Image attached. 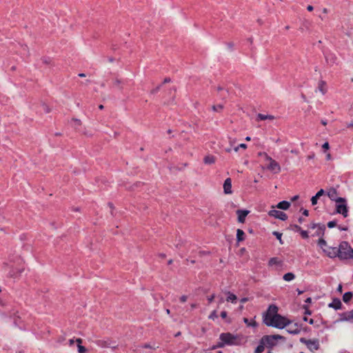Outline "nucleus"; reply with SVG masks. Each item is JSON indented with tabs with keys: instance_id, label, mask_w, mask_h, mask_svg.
Masks as SVG:
<instances>
[{
	"instance_id": "1",
	"label": "nucleus",
	"mask_w": 353,
	"mask_h": 353,
	"mask_svg": "<svg viewBox=\"0 0 353 353\" xmlns=\"http://www.w3.org/2000/svg\"><path fill=\"white\" fill-rule=\"evenodd\" d=\"M264 323L268 326L283 329L290 323V321L288 320L285 317L282 316L280 314H277L271 316V319L264 322Z\"/></svg>"
},
{
	"instance_id": "2",
	"label": "nucleus",
	"mask_w": 353,
	"mask_h": 353,
	"mask_svg": "<svg viewBox=\"0 0 353 353\" xmlns=\"http://www.w3.org/2000/svg\"><path fill=\"white\" fill-rule=\"evenodd\" d=\"M337 255L341 259H347L353 257V249L347 242H342L337 250Z\"/></svg>"
},
{
	"instance_id": "3",
	"label": "nucleus",
	"mask_w": 353,
	"mask_h": 353,
	"mask_svg": "<svg viewBox=\"0 0 353 353\" xmlns=\"http://www.w3.org/2000/svg\"><path fill=\"white\" fill-rule=\"evenodd\" d=\"M332 200L335 201V212L337 214H341L343 217L348 216V208L347 205V201L344 198L338 197Z\"/></svg>"
},
{
	"instance_id": "4",
	"label": "nucleus",
	"mask_w": 353,
	"mask_h": 353,
	"mask_svg": "<svg viewBox=\"0 0 353 353\" xmlns=\"http://www.w3.org/2000/svg\"><path fill=\"white\" fill-rule=\"evenodd\" d=\"M219 339L221 342L217 345L219 347H223L225 345H232L236 344L237 337L229 332L221 334Z\"/></svg>"
},
{
	"instance_id": "5",
	"label": "nucleus",
	"mask_w": 353,
	"mask_h": 353,
	"mask_svg": "<svg viewBox=\"0 0 353 353\" xmlns=\"http://www.w3.org/2000/svg\"><path fill=\"white\" fill-rule=\"evenodd\" d=\"M261 156H264L265 158V160L268 161L270 163L268 165L267 168L274 172V173H279L281 171V166L280 165L274 160L272 157L268 156L266 153H260L259 154Z\"/></svg>"
},
{
	"instance_id": "6",
	"label": "nucleus",
	"mask_w": 353,
	"mask_h": 353,
	"mask_svg": "<svg viewBox=\"0 0 353 353\" xmlns=\"http://www.w3.org/2000/svg\"><path fill=\"white\" fill-rule=\"evenodd\" d=\"M321 196L322 201H325L327 199H331V191L327 190L326 192V194H325V192L323 189H321L311 199V202L313 205H316L317 203L318 199H319Z\"/></svg>"
},
{
	"instance_id": "7",
	"label": "nucleus",
	"mask_w": 353,
	"mask_h": 353,
	"mask_svg": "<svg viewBox=\"0 0 353 353\" xmlns=\"http://www.w3.org/2000/svg\"><path fill=\"white\" fill-rule=\"evenodd\" d=\"M277 314H279L278 307L275 305H270L267 312L263 314V323L271 319V316Z\"/></svg>"
},
{
	"instance_id": "8",
	"label": "nucleus",
	"mask_w": 353,
	"mask_h": 353,
	"mask_svg": "<svg viewBox=\"0 0 353 353\" xmlns=\"http://www.w3.org/2000/svg\"><path fill=\"white\" fill-rule=\"evenodd\" d=\"M3 270L7 273L8 276L12 278L17 277L22 272V270H15L12 268H10L7 263H3Z\"/></svg>"
},
{
	"instance_id": "9",
	"label": "nucleus",
	"mask_w": 353,
	"mask_h": 353,
	"mask_svg": "<svg viewBox=\"0 0 353 353\" xmlns=\"http://www.w3.org/2000/svg\"><path fill=\"white\" fill-rule=\"evenodd\" d=\"M300 342L305 344L307 348L312 351L317 350L319 349V343L316 340H309L305 338H301Z\"/></svg>"
},
{
	"instance_id": "10",
	"label": "nucleus",
	"mask_w": 353,
	"mask_h": 353,
	"mask_svg": "<svg viewBox=\"0 0 353 353\" xmlns=\"http://www.w3.org/2000/svg\"><path fill=\"white\" fill-rule=\"evenodd\" d=\"M269 215L282 221H285L288 219V216L285 213L274 209L269 212Z\"/></svg>"
},
{
	"instance_id": "11",
	"label": "nucleus",
	"mask_w": 353,
	"mask_h": 353,
	"mask_svg": "<svg viewBox=\"0 0 353 353\" xmlns=\"http://www.w3.org/2000/svg\"><path fill=\"white\" fill-rule=\"evenodd\" d=\"M318 245L327 256L331 257L330 248L323 239H319Z\"/></svg>"
},
{
	"instance_id": "12",
	"label": "nucleus",
	"mask_w": 353,
	"mask_h": 353,
	"mask_svg": "<svg viewBox=\"0 0 353 353\" xmlns=\"http://www.w3.org/2000/svg\"><path fill=\"white\" fill-rule=\"evenodd\" d=\"M286 327V330L290 334H297L301 332V327L297 323L292 324L290 321V323Z\"/></svg>"
},
{
	"instance_id": "13",
	"label": "nucleus",
	"mask_w": 353,
	"mask_h": 353,
	"mask_svg": "<svg viewBox=\"0 0 353 353\" xmlns=\"http://www.w3.org/2000/svg\"><path fill=\"white\" fill-rule=\"evenodd\" d=\"M223 191L226 194H230L232 191V180L230 178H227L223 183Z\"/></svg>"
},
{
	"instance_id": "14",
	"label": "nucleus",
	"mask_w": 353,
	"mask_h": 353,
	"mask_svg": "<svg viewBox=\"0 0 353 353\" xmlns=\"http://www.w3.org/2000/svg\"><path fill=\"white\" fill-rule=\"evenodd\" d=\"M249 211L246 210H238L236 214L238 215V221L239 223H244L246 216L249 214Z\"/></svg>"
},
{
	"instance_id": "15",
	"label": "nucleus",
	"mask_w": 353,
	"mask_h": 353,
	"mask_svg": "<svg viewBox=\"0 0 353 353\" xmlns=\"http://www.w3.org/2000/svg\"><path fill=\"white\" fill-rule=\"evenodd\" d=\"M274 118L273 115L259 113L256 116V121H264L266 119L274 120Z\"/></svg>"
},
{
	"instance_id": "16",
	"label": "nucleus",
	"mask_w": 353,
	"mask_h": 353,
	"mask_svg": "<svg viewBox=\"0 0 353 353\" xmlns=\"http://www.w3.org/2000/svg\"><path fill=\"white\" fill-rule=\"evenodd\" d=\"M261 341L262 343H263V344H264V345H265V344H267V345H270V346H272V345H274V340H273V339L272 338L271 335H270V336H263V337L261 339Z\"/></svg>"
},
{
	"instance_id": "17",
	"label": "nucleus",
	"mask_w": 353,
	"mask_h": 353,
	"mask_svg": "<svg viewBox=\"0 0 353 353\" xmlns=\"http://www.w3.org/2000/svg\"><path fill=\"white\" fill-rule=\"evenodd\" d=\"M226 294H227L226 301L228 302H231L232 303H236V301H237V296L235 294H234L233 293H232L230 292H227Z\"/></svg>"
},
{
	"instance_id": "18",
	"label": "nucleus",
	"mask_w": 353,
	"mask_h": 353,
	"mask_svg": "<svg viewBox=\"0 0 353 353\" xmlns=\"http://www.w3.org/2000/svg\"><path fill=\"white\" fill-rule=\"evenodd\" d=\"M290 206V203L286 201H283L279 202L276 207L279 209L286 210H288Z\"/></svg>"
},
{
	"instance_id": "19",
	"label": "nucleus",
	"mask_w": 353,
	"mask_h": 353,
	"mask_svg": "<svg viewBox=\"0 0 353 353\" xmlns=\"http://www.w3.org/2000/svg\"><path fill=\"white\" fill-rule=\"evenodd\" d=\"M342 303L340 299H332V308L336 310L340 309L341 307Z\"/></svg>"
},
{
	"instance_id": "20",
	"label": "nucleus",
	"mask_w": 353,
	"mask_h": 353,
	"mask_svg": "<svg viewBox=\"0 0 353 353\" xmlns=\"http://www.w3.org/2000/svg\"><path fill=\"white\" fill-rule=\"evenodd\" d=\"M294 278H295V275L292 272L286 273L283 276V279L285 281H291L294 280Z\"/></svg>"
},
{
	"instance_id": "21",
	"label": "nucleus",
	"mask_w": 353,
	"mask_h": 353,
	"mask_svg": "<svg viewBox=\"0 0 353 353\" xmlns=\"http://www.w3.org/2000/svg\"><path fill=\"white\" fill-rule=\"evenodd\" d=\"M244 236H245V233L242 230L238 229L236 230L237 241H242L244 239Z\"/></svg>"
},
{
	"instance_id": "22",
	"label": "nucleus",
	"mask_w": 353,
	"mask_h": 353,
	"mask_svg": "<svg viewBox=\"0 0 353 353\" xmlns=\"http://www.w3.org/2000/svg\"><path fill=\"white\" fill-rule=\"evenodd\" d=\"M312 228H318V230L316 232V235L319 236V235L323 234V231H324V229H325L324 225L321 226L320 225L313 224Z\"/></svg>"
},
{
	"instance_id": "23",
	"label": "nucleus",
	"mask_w": 353,
	"mask_h": 353,
	"mask_svg": "<svg viewBox=\"0 0 353 353\" xmlns=\"http://www.w3.org/2000/svg\"><path fill=\"white\" fill-rule=\"evenodd\" d=\"M203 161L205 164H212L215 161V158L212 155H208L205 157Z\"/></svg>"
},
{
	"instance_id": "24",
	"label": "nucleus",
	"mask_w": 353,
	"mask_h": 353,
	"mask_svg": "<svg viewBox=\"0 0 353 353\" xmlns=\"http://www.w3.org/2000/svg\"><path fill=\"white\" fill-rule=\"evenodd\" d=\"M96 344L98 346H100L101 347H110V343L108 341H103V340H98L96 341Z\"/></svg>"
},
{
	"instance_id": "25",
	"label": "nucleus",
	"mask_w": 353,
	"mask_h": 353,
	"mask_svg": "<svg viewBox=\"0 0 353 353\" xmlns=\"http://www.w3.org/2000/svg\"><path fill=\"white\" fill-rule=\"evenodd\" d=\"M274 265H281V261L279 260L276 257H272L269 261V265L272 266Z\"/></svg>"
},
{
	"instance_id": "26",
	"label": "nucleus",
	"mask_w": 353,
	"mask_h": 353,
	"mask_svg": "<svg viewBox=\"0 0 353 353\" xmlns=\"http://www.w3.org/2000/svg\"><path fill=\"white\" fill-rule=\"evenodd\" d=\"M353 293L351 292H346L343 296V301L345 303L349 302V301L352 298Z\"/></svg>"
},
{
	"instance_id": "27",
	"label": "nucleus",
	"mask_w": 353,
	"mask_h": 353,
	"mask_svg": "<svg viewBox=\"0 0 353 353\" xmlns=\"http://www.w3.org/2000/svg\"><path fill=\"white\" fill-rule=\"evenodd\" d=\"M264 350H265V345L263 344V343L260 341V343L256 347L254 352L255 353H261V352H263L264 351Z\"/></svg>"
},
{
	"instance_id": "28",
	"label": "nucleus",
	"mask_w": 353,
	"mask_h": 353,
	"mask_svg": "<svg viewBox=\"0 0 353 353\" xmlns=\"http://www.w3.org/2000/svg\"><path fill=\"white\" fill-rule=\"evenodd\" d=\"M112 85L115 86V87H119V86L123 87V86H125L124 82L123 81L119 80V79L114 80Z\"/></svg>"
},
{
	"instance_id": "29",
	"label": "nucleus",
	"mask_w": 353,
	"mask_h": 353,
	"mask_svg": "<svg viewBox=\"0 0 353 353\" xmlns=\"http://www.w3.org/2000/svg\"><path fill=\"white\" fill-rule=\"evenodd\" d=\"M272 234L276 236V238L279 241L281 244L283 243V241H282V239H281V237H282V234L281 233H280L279 232H277V231H274L272 232Z\"/></svg>"
},
{
	"instance_id": "30",
	"label": "nucleus",
	"mask_w": 353,
	"mask_h": 353,
	"mask_svg": "<svg viewBox=\"0 0 353 353\" xmlns=\"http://www.w3.org/2000/svg\"><path fill=\"white\" fill-rule=\"evenodd\" d=\"M77 348L79 353H87V349L84 346L79 345Z\"/></svg>"
},
{
	"instance_id": "31",
	"label": "nucleus",
	"mask_w": 353,
	"mask_h": 353,
	"mask_svg": "<svg viewBox=\"0 0 353 353\" xmlns=\"http://www.w3.org/2000/svg\"><path fill=\"white\" fill-rule=\"evenodd\" d=\"M290 229L295 231V232H299L301 231V227L298 225H296V224H293V225H290Z\"/></svg>"
},
{
	"instance_id": "32",
	"label": "nucleus",
	"mask_w": 353,
	"mask_h": 353,
	"mask_svg": "<svg viewBox=\"0 0 353 353\" xmlns=\"http://www.w3.org/2000/svg\"><path fill=\"white\" fill-rule=\"evenodd\" d=\"M243 321L245 323H246L248 326H255L256 325V322L254 321H253L252 323H250L248 320V319L247 318H244L243 319Z\"/></svg>"
},
{
	"instance_id": "33",
	"label": "nucleus",
	"mask_w": 353,
	"mask_h": 353,
	"mask_svg": "<svg viewBox=\"0 0 353 353\" xmlns=\"http://www.w3.org/2000/svg\"><path fill=\"white\" fill-rule=\"evenodd\" d=\"M218 317L217 313L216 310H214L211 312V314L209 316V319L214 320Z\"/></svg>"
},
{
	"instance_id": "34",
	"label": "nucleus",
	"mask_w": 353,
	"mask_h": 353,
	"mask_svg": "<svg viewBox=\"0 0 353 353\" xmlns=\"http://www.w3.org/2000/svg\"><path fill=\"white\" fill-rule=\"evenodd\" d=\"M222 108H223V105L221 104L212 106V110L215 112H219L220 110H222Z\"/></svg>"
},
{
	"instance_id": "35",
	"label": "nucleus",
	"mask_w": 353,
	"mask_h": 353,
	"mask_svg": "<svg viewBox=\"0 0 353 353\" xmlns=\"http://www.w3.org/2000/svg\"><path fill=\"white\" fill-rule=\"evenodd\" d=\"M172 83V81L170 78H165L163 82V83L161 85V86L167 85L169 83Z\"/></svg>"
},
{
	"instance_id": "36",
	"label": "nucleus",
	"mask_w": 353,
	"mask_h": 353,
	"mask_svg": "<svg viewBox=\"0 0 353 353\" xmlns=\"http://www.w3.org/2000/svg\"><path fill=\"white\" fill-rule=\"evenodd\" d=\"M299 232L301 233V236L303 238V239H307L308 238V234H307V232L305 231V230H302L301 229V231H299Z\"/></svg>"
},
{
	"instance_id": "37",
	"label": "nucleus",
	"mask_w": 353,
	"mask_h": 353,
	"mask_svg": "<svg viewBox=\"0 0 353 353\" xmlns=\"http://www.w3.org/2000/svg\"><path fill=\"white\" fill-rule=\"evenodd\" d=\"M345 319L346 320L353 319V310L351 312H350L349 313L345 314Z\"/></svg>"
},
{
	"instance_id": "38",
	"label": "nucleus",
	"mask_w": 353,
	"mask_h": 353,
	"mask_svg": "<svg viewBox=\"0 0 353 353\" xmlns=\"http://www.w3.org/2000/svg\"><path fill=\"white\" fill-rule=\"evenodd\" d=\"M322 148H323L324 152L330 148V143H329V142L326 141L325 143H324L323 144V145H322Z\"/></svg>"
},
{
	"instance_id": "39",
	"label": "nucleus",
	"mask_w": 353,
	"mask_h": 353,
	"mask_svg": "<svg viewBox=\"0 0 353 353\" xmlns=\"http://www.w3.org/2000/svg\"><path fill=\"white\" fill-rule=\"evenodd\" d=\"M303 321L308 322L310 324H313L314 320L312 319H308L307 316L303 317Z\"/></svg>"
},
{
	"instance_id": "40",
	"label": "nucleus",
	"mask_w": 353,
	"mask_h": 353,
	"mask_svg": "<svg viewBox=\"0 0 353 353\" xmlns=\"http://www.w3.org/2000/svg\"><path fill=\"white\" fill-rule=\"evenodd\" d=\"M214 297H215V295H214V294H212V295H211V296H208V303H211L213 301V300H214Z\"/></svg>"
},
{
	"instance_id": "41",
	"label": "nucleus",
	"mask_w": 353,
	"mask_h": 353,
	"mask_svg": "<svg viewBox=\"0 0 353 353\" xmlns=\"http://www.w3.org/2000/svg\"><path fill=\"white\" fill-rule=\"evenodd\" d=\"M271 336L273 339V340L281 339L283 338L281 336L278 335V334L271 335Z\"/></svg>"
},
{
	"instance_id": "42",
	"label": "nucleus",
	"mask_w": 353,
	"mask_h": 353,
	"mask_svg": "<svg viewBox=\"0 0 353 353\" xmlns=\"http://www.w3.org/2000/svg\"><path fill=\"white\" fill-rule=\"evenodd\" d=\"M142 347H143V348H151V349H154V350H155V349H156V347H152L149 343H145V344H144V345L142 346Z\"/></svg>"
},
{
	"instance_id": "43",
	"label": "nucleus",
	"mask_w": 353,
	"mask_h": 353,
	"mask_svg": "<svg viewBox=\"0 0 353 353\" xmlns=\"http://www.w3.org/2000/svg\"><path fill=\"white\" fill-rule=\"evenodd\" d=\"M73 121L74 122V125L75 127L81 125V121L80 120H79V119H73Z\"/></svg>"
},
{
	"instance_id": "44",
	"label": "nucleus",
	"mask_w": 353,
	"mask_h": 353,
	"mask_svg": "<svg viewBox=\"0 0 353 353\" xmlns=\"http://www.w3.org/2000/svg\"><path fill=\"white\" fill-rule=\"evenodd\" d=\"M188 299V296H185V295H183L182 296H181L180 298V301L183 303L185 302Z\"/></svg>"
},
{
	"instance_id": "45",
	"label": "nucleus",
	"mask_w": 353,
	"mask_h": 353,
	"mask_svg": "<svg viewBox=\"0 0 353 353\" xmlns=\"http://www.w3.org/2000/svg\"><path fill=\"white\" fill-rule=\"evenodd\" d=\"M227 315H228V314H227V312H226L225 311H222V312H221V317L222 319H225V318L227 317Z\"/></svg>"
},
{
	"instance_id": "46",
	"label": "nucleus",
	"mask_w": 353,
	"mask_h": 353,
	"mask_svg": "<svg viewBox=\"0 0 353 353\" xmlns=\"http://www.w3.org/2000/svg\"><path fill=\"white\" fill-rule=\"evenodd\" d=\"M248 300H249V299H248V298H247V297H244V298H242V299L240 300V301H241V303H246L247 301H248Z\"/></svg>"
},
{
	"instance_id": "47",
	"label": "nucleus",
	"mask_w": 353,
	"mask_h": 353,
	"mask_svg": "<svg viewBox=\"0 0 353 353\" xmlns=\"http://www.w3.org/2000/svg\"><path fill=\"white\" fill-rule=\"evenodd\" d=\"M75 341L77 342V346H78L79 345H81V343L83 342V340L81 339H80V338H78V339H76Z\"/></svg>"
},
{
	"instance_id": "48",
	"label": "nucleus",
	"mask_w": 353,
	"mask_h": 353,
	"mask_svg": "<svg viewBox=\"0 0 353 353\" xmlns=\"http://www.w3.org/2000/svg\"><path fill=\"white\" fill-rule=\"evenodd\" d=\"M239 147L240 148L245 149V148H247V145H246V144H245V143H241V144H239Z\"/></svg>"
},
{
	"instance_id": "49",
	"label": "nucleus",
	"mask_w": 353,
	"mask_h": 353,
	"mask_svg": "<svg viewBox=\"0 0 353 353\" xmlns=\"http://www.w3.org/2000/svg\"><path fill=\"white\" fill-rule=\"evenodd\" d=\"M303 214L306 216H308L309 211L307 210H304L303 212Z\"/></svg>"
},
{
	"instance_id": "50",
	"label": "nucleus",
	"mask_w": 353,
	"mask_h": 353,
	"mask_svg": "<svg viewBox=\"0 0 353 353\" xmlns=\"http://www.w3.org/2000/svg\"><path fill=\"white\" fill-rule=\"evenodd\" d=\"M305 311V314H311V312L306 307H304Z\"/></svg>"
},
{
	"instance_id": "51",
	"label": "nucleus",
	"mask_w": 353,
	"mask_h": 353,
	"mask_svg": "<svg viewBox=\"0 0 353 353\" xmlns=\"http://www.w3.org/2000/svg\"><path fill=\"white\" fill-rule=\"evenodd\" d=\"M74 339H71L69 340V345H72L74 344Z\"/></svg>"
},
{
	"instance_id": "52",
	"label": "nucleus",
	"mask_w": 353,
	"mask_h": 353,
	"mask_svg": "<svg viewBox=\"0 0 353 353\" xmlns=\"http://www.w3.org/2000/svg\"><path fill=\"white\" fill-rule=\"evenodd\" d=\"M337 291L339 292L340 293L342 292V285H339V287L337 288Z\"/></svg>"
},
{
	"instance_id": "53",
	"label": "nucleus",
	"mask_w": 353,
	"mask_h": 353,
	"mask_svg": "<svg viewBox=\"0 0 353 353\" xmlns=\"http://www.w3.org/2000/svg\"><path fill=\"white\" fill-rule=\"evenodd\" d=\"M307 10L308 11H312V10H313V6H308L307 7Z\"/></svg>"
},
{
	"instance_id": "54",
	"label": "nucleus",
	"mask_w": 353,
	"mask_h": 353,
	"mask_svg": "<svg viewBox=\"0 0 353 353\" xmlns=\"http://www.w3.org/2000/svg\"><path fill=\"white\" fill-rule=\"evenodd\" d=\"M223 302H224V299H223V298L222 296H221V297L219 298V303H223Z\"/></svg>"
},
{
	"instance_id": "55",
	"label": "nucleus",
	"mask_w": 353,
	"mask_h": 353,
	"mask_svg": "<svg viewBox=\"0 0 353 353\" xmlns=\"http://www.w3.org/2000/svg\"><path fill=\"white\" fill-rule=\"evenodd\" d=\"M331 225H332L331 221L327 223V226L329 228H331Z\"/></svg>"
},
{
	"instance_id": "56",
	"label": "nucleus",
	"mask_w": 353,
	"mask_h": 353,
	"mask_svg": "<svg viewBox=\"0 0 353 353\" xmlns=\"http://www.w3.org/2000/svg\"><path fill=\"white\" fill-rule=\"evenodd\" d=\"M311 301H312L311 298H307L305 300V303H311Z\"/></svg>"
},
{
	"instance_id": "57",
	"label": "nucleus",
	"mask_w": 353,
	"mask_h": 353,
	"mask_svg": "<svg viewBox=\"0 0 353 353\" xmlns=\"http://www.w3.org/2000/svg\"><path fill=\"white\" fill-rule=\"evenodd\" d=\"M321 123L323 125H325L327 124V121H325V120H321Z\"/></svg>"
},
{
	"instance_id": "58",
	"label": "nucleus",
	"mask_w": 353,
	"mask_h": 353,
	"mask_svg": "<svg viewBox=\"0 0 353 353\" xmlns=\"http://www.w3.org/2000/svg\"><path fill=\"white\" fill-rule=\"evenodd\" d=\"M79 76L80 77H85V74L84 73H80V74H79Z\"/></svg>"
},
{
	"instance_id": "59",
	"label": "nucleus",
	"mask_w": 353,
	"mask_h": 353,
	"mask_svg": "<svg viewBox=\"0 0 353 353\" xmlns=\"http://www.w3.org/2000/svg\"><path fill=\"white\" fill-rule=\"evenodd\" d=\"M332 228L335 227L336 225V223L335 221H332Z\"/></svg>"
},
{
	"instance_id": "60",
	"label": "nucleus",
	"mask_w": 353,
	"mask_h": 353,
	"mask_svg": "<svg viewBox=\"0 0 353 353\" xmlns=\"http://www.w3.org/2000/svg\"><path fill=\"white\" fill-rule=\"evenodd\" d=\"M239 148H239V145H238L237 147L234 148V151H235V152H237V151L239 150Z\"/></svg>"
},
{
	"instance_id": "61",
	"label": "nucleus",
	"mask_w": 353,
	"mask_h": 353,
	"mask_svg": "<svg viewBox=\"0 0 353 353\" xmlns=\"http://www.w3.org/2000/svg\"><path fill=\"white\" fill-rule=\"evenodd\" d=\"M328 12V10L327 8L323 9V12L327 13Z\"/></svg>"
},
{
	"instance_id": "62",
	"label": "nucleus",
	"mask_w": 353,
	"mask_h": 353,
	"mask_svg": "<svg viewBox=\"0 0 353 353\" xmlns=\"http://www.w3.org/2000/svg\"><path fill=\"white\" fill-rule=\"evenodd\" d=\"M99 108L100 110H103V105H100L99 106Z\"/></svg>"
},
{
	"instance_id": "63",
	"label": "nucleus",
	"mask_w": 353,
	"mask_h": 353,
	"mask_svg": "<svg viewBox=\"0 0 353 353\" xmlns=\"http://www.w3.org/2000/svg\"><path fill=\"white\" fill-rule=\"evenodd\" d=\"M298 198V196H294L293 198H292V201H294L296 199H297Z\"/></svg>"
},
{
	"instance_id": "64",
	"label": "nucleus",
	"mask_w": 353,
	"mask_h": 353,
	"mask_svg": "<svg viewBox=\"0 0 353 353\" xmlns=\"http://www.w3.org/2000/svg\"><path fill=\"white\" fill-rule=\"evenodd\" d=\"M180 334H181V332H177V333L175 334V336H179Z\"/></svg>"
}]
</instances>
